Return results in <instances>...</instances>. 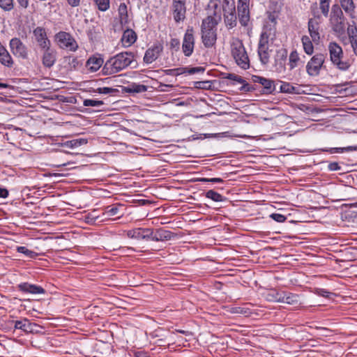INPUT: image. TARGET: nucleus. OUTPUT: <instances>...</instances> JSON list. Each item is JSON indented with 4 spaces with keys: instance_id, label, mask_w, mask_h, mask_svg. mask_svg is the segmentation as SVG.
<instances>
[{
    "instance_id": "nucleus-1",
    "label": "nucleus",
    "mask_w": 357,
    "mask_h": 357,
    "mask_svg": "<svg viewBox=\"0 0 357 357\" xmlns=\"http://www.w3.org/2000/svg\"><path fill=\"white\" fill-rule=\"evenodd\" d=\"M133 54L130 52L119 53L108 59L102 69V73L110 75L127 68L132 61Z\"/></svg>"
},
{
    "instance_id": "nucleus-2",
    "label": "nucleus",
    "mask_w": 357,
    "mask_h": 357,
    "mask_svg": "<svg viewBox=\"0 0 357 357\" xmlns=\"http://www.w3.org/2000/svg\"><path fill=\"white\" fill-rule=\"evenodd\" d=\"M231 52L236 64L246 70L250 67V61L244 45L238 38H233L231 43Z\"/></svg>"
},
{
    "instance_id": "nucleus-3",
    "label": "nucleus",
    "mask_w": 357,
    "mask_h": 357,
    "mask_svg": "<svg viewBox=\"0 0 357 357\" xmlns=\"http://www.w3.org/2000/svg\"><path fill=\"white\" fill-rule=\"evenodd\" d=\"M215 20L213 21L212 18H205L202 24V39L204 45L206 47H211L213 46L217 40V35L215 32Z\"/></svg>"
},
{
    "instance_id": "nucleus-4",
    "label": "nucleus",
    "mask_w": 357,
    "mask_h": 357,
    "mask_svg": "<svg viewBox=\"0 0 357 357\" xmlns=\"http://www.w3.org/2000/svg\"><path fill=\"white\" fill-rule=\"evenodd\" d=\"M328 48L330 54V59L332 63L340 70H347L351 66V63L349 61L342 60V48L335 42H331L328 44Z\"/></svg>"
},
{
    "instance_id": "nucleus-5",
    "label": "nucleus",
    "mask_w": 357,
    "mask_h": 357,
    "mask_svg": "<svg viewBox=\"0 0 357 357\" xmlns=\"http://www.w3.org/2000/svg\"><path fill=\"white\" fill-rule=\"evenodd\" d=\"M344 17L341 8L335 4L332 6L330 22L334 32L342 34L344 32Z\"/></svg>"
},
{
    "instance_id": "nucleus-6",
    "label": "nucleus",
    "mask_w": 357,
    "mask_h": 357,
    "mask_svg": "<svg viewBox=\"0 0 357 357\" xmlns=\"http://www.w3.org/2000/svg\"><path fill=\"white\" fill-rule=\"evenodd\" d=\"M222 10L225 25L229 29L236 26L237 17L236 15L235 3L234 0H223Z\"/></svg>"
},
{
    "instance_id": "nucleus-7",
    "label": "nucleus",
    "mask_w": 357,
    "mask_h": 357,
    "mask_svg": "<svg viewBox=\"0 0 357 357\" xmlns=\"http://www.w3.org/2000/svg\"><path fill=\"white\" fill-rule=\"evenodd\" d=\"M54 40L61 49L75 52L78 48L77 42L69 33L60 31L55 35Z\"/></svg>"
},
{
    "instance_id": "nucleus-8",
    "label": "nucleus",
    "mask_w": 357,
    "mask_h": 357,
    "mask_svg": "<svg viewBox=\"0 0 357 357\" xmlns=\"http://www.w3.org/2000/svg\"><path fill=\"white\" fill-rule=\"evenodd\" d=\"M9 47L11 53L17 58L26 60L29 57V49L20 38L15 37L10 39Z\"/></svg>"
},
{
    "instance_id": "nucleus-9",
    "label": "nucleus",
    "mask_w": 357,
    "mask_h": 357,
    "mask_svg": "<svg viewBox=\"0 0 357 357\" xmlns=\"http://www.w3.org/2000/svg\"><path fill=\"white\" fill-rule=\"evenodd\" d=\"M325 56L323 54L314 55L306 65V71L310 76H317L324 63Z\"/></svg>"
},
{
    "instance_id": "nucleus-10",
    "label": "nucleus",
    "mask_w": 357,
    "mask_h": 357,
    "mask_svg": "<svg viewBox=\"0 0 357 357\" xmlns=\"http://www.w3.org/2000/svg\"><path fill=\"white\" fill-rule=\"evenodd\" d=\"M250 0H238L237 10L239 22L243 26H247L250 21Z\"/></svg>"
},
{
    "instance_id": "nucleus-11",
    "label": "nucleus",
    "mask_w": 357,
    "mask_h": 357,
    "mask_svg": "<svg viewBox=\"0 0 357 357\" xmlns=\"http://www.w3.org/2000/svg\"><path fill=\"white\" fill-rule=\"evenodd\" d=\"M35 40L40 50L51 46V42L47 37L45 29L41 26H37L33 31Z\"/></svg>"
},
{
    "instance_id": "nucleus-12",
    "label": "nucleus",
    "mask_w": 357,
    "mask_h": 357,
    "mask_svg": "<svg viewBox=\"0 0 357 357\" xmlns=\"http://www.w3.org/2000/svg\"><path fill=\"white\" fill-rule=\"evenodd\" d=\"M172 13L176 22L183 21L185 18V0H172Z\"/></svg>"
},
{
    "instance_id": "nucleus-13",
    "label": "nucleus",
    "mask_w": 357,
    "mask_h": 357,
    "mask_svg": "<svg viewBox=\"0 0 357 357\" xmlns=\"http://www.w3.org/2000/svg\"><path fill=\"white\" fill-rule=\"evenodd\" d=\"M314 17L311 18L308 21V31L310 35V38L312 40L314 43H318L320 40V34H319V15H317L315 12H314Z\"/></svg>"
},
{
    "instance_id": "nucleus-14",
    "label": "nucleus",
    "mask_w": 357,
    "mask_h": 357,
    "mask_svg": "<svg viewBox=\"0 0 357 357\" xmlns=\"http://www.w3.org/2000/svg\"><path fill=\"white\" fill-rule=\"evenodd\" d=\"M42 52V63L46 68L52 67L56 61V51L54 48L47 47V48L41 50Z\"/></svg>"
},
{
    "instance_id": "nucleus-15",
    "label": "nucleus",
    "mask_w": 357,
    "mask_h": 357,
    "mask_svg": "<svg viewBox=\"0 0 357 357\" xmlns=\"http://www.w3.org/2000/svg\"><path fill=\"white\" fill-rule=\"evenodd\" d=\"M195 38L192 33V29H187L182 45L183 52L186 56H190L194 50Z\"/></svg>"
},
{
    "instance_id": "nucleus-16",
    "label": "nucleus",
    "mask_w": 357,
    "mask_h": 357,
    "mask_svg": "<svg viewBox=\"0 0 357 357\" xmlns=\"http://www.w3.org/2000/svg\"><path fill=\"white\" fill-rule=\"evenodd\" d=\"M207 17L212 18L213 21L215 20V23L221 20V8L218 0H211L207 8Z\"/></svg>"
},
{
    "instance_id": "nucleus-17",
    "label": "nucleus",
    "mask_w": 357,
    "mask_h": 357,
    "mask_svg": "<svg viewBox=\"0 0 357 357\" xmlns=\"http://www.w3.org/2000/svg\"><path fill=\"white\" fill-rule=\"evenodd\" d=\"M162 50L163 47L160 44L153 45L146 51L144 61L148 64L153 63L158 58Z\"/></svg>"
},
{
    "instance_id": "nucleus-18",
    "label": "nucleus",
    "mask_w": 357,
    "mask_h": 357,
    "mask_svg": "<svg viewBox=\"0 0 357 357\" xmlns=\"http://www.w3.org/2000/svg\"><path fill=\"white\" fill-rule=\"evenodd\" d=\"M287 57V50L280 48L276 51L275 56V66L276 71L281 73L285 70L284 61Z\"/></svg>"
},
{
    "instance_id": "nucleus-19",
    "label": "nucleus",
    "mask_w": 357,
    "mask_h": 357,
    "mask_svg": "<svg viewBox=\"0 0 357 357\" xmlns=\"http://www.w3.org/2000/svg\"><path fill=\"white\" fill-rule=\"evenodd\" d=\"M0 63L8 68H12L14 61L5 46L0 42Z\"/></svg>"
},
{
    "instance_id": "nucleus-20",
    "label": "nucleus",
    "mask_w": 357,
    "mask_h": 357,
    "mask_svg": "<svg viewBox=\"0 0 357 357\" xmlns=\"http://www.w3.org/2000/svg\"><path fill=\"white\" fill-rule=\"evenodd\" d=\"M103 64L100 55H93L87 60L86 66L91 72H96Z\"/></svg>"
},
{
    "instance_id": "nucleus-21",
    "label": "nucleus",
    "mask_w": 357,
    "mask_h": 357,
    "mask_svg": "<svg viewBox=\"0 0 357 357\" xmlns=\"http://www.w3.org/2000/svg\"><path fill=\"white\" fill-rule=\"evenodd\" d=\"M19 289L23 292L32 294H44L45 292V289L40 286L31 284L27 282L20 284L19 285Z\"/></svg>"
},
{
    "instance_id": "nucleus-22",
    "label": "nucleus",
    "mask_w": 357,
    "mask_h": 357,
    "mask_svg": "<svg viewBox=\"0 0 357 357\" xmlns=\"http://www.w3.org/2000/svg\"><path fill=\"white\" fill-rule=\"evenodd\" d=\"M253 82L259 83L263 86L266 93H271L274 90L273 82L258 75H254L252 77Z\"/></svg>"
},
{
    "instance_id": "nucleus-23",
    "label": "nucleus",
    "mask_w": 357,
    "mask_h": 357,
    "mask_svg": "<svg viewBox=\"0 0 357 357\" xmlns=\"http://www.w3.org/2000/svg\"><path fill=\"white\" fill-rule=\"evenodd\" d=\"M136 40L137 34L133 30L128 29L124 31L121 38V43L124 47H130Z\"/></svg>"
},
{
    "instance_id": "nucleus-24",
    "label": "nucleus",
    "mask_w": 357,
    "mask_h": 357,
    "mask_svg": "<svg viewBox=\"0 0 357 357\" xmlns=\"http://www.w3.org/2000/svg\"><path fill=\"white\" fill-rule=\"evenodd\" d=\"M15 328L20 329L25 333H32L36 326L35 324L31 323L28 319H24L15 321Z\"/></svg>"
},
{
    "instance_id": "nucleus-25",
    "label": "nucleus",
    "mask_w": 357,
    "mask_h": 357,
    "mask_svg": "<svg viewBox=\"0 0 357 357\" xmlns=\"http://www.w3.org/2000/svg\"><path fill=\"white\" fill-rule=\"evenodd\" d=\"M65 68L68 70H73L78 69L82 65V62L73 56L64 57Z\"/></svg>"
},
{
    "instance_id": "nucleus-26",
    "label": "nucleus",
    "mask_w": 357,
    "mask_h": 357,
    "mask_svg": "<svg viewBox=\"0 0 357 357\" xmlns=\"http://www.w3.org/2000/svg\"><path fill=\"white\" fill-rule=\"evenodd\" d=\"M341 7L351 17H354L355 4L353 0H338Z\"/></svg>"
},
{
    "instance_id": "nucleus-27",
    "label": "nucleus",
    "mask_w": 357,
    "mask_h": 357,
    "mask_svg": "<svg viewBox=\"0 0 357 357\" xmlns=\"http://www.w3.org/2000/svg\"><path fill=\"white\" fill-rule=\"evenodd\" d=\"M312 41V38L310 39L307 36H303L301 38L303 50L307 55H312L314 52V46Z\"/></svg>"
},
{
    "instance_id": "nucleus-28",
    "label": "nucleus",
    "mask_w": 357,
    "mask_h": 357,
    "mask_svg": "<svg viewBox=\"0 0 357 357\" xmlns=\"http://www.w3.org/2000/svg\"><path fill=\"white\" fill-rule=\"evenodd\" d=\"M349 39L354 54L357 56V29L356 28L348 29Z\"/></svg>"
},
{
    "instance_id": "nucleus-29",
    "label": "nucleus",
    "mask_w": 357,
    "mask_h": 357,
    "mask_svg": "<svg viewBox=\"0 0 357 357\" xmlns=\"http://www.w3.org/2000/svg\"><path fill=\"white\" fill-rule=\"evenodd\" d=\"M283 291L271 289L266 294V299L270 302L281 303Z\"/></svg>"
},
{
    "instance_id": "nucleus-30",
    "label": "nucleus",
    "mask_w": 357,
    "mask_h": 357,
    "mask_svg": "<svg viewBox=\"0 0 357 357\" xmlns=\"http://www.w3.org/2000/svg\"><path fill=\"white\" fill-rule=\"evenodd\" d=\"M300 62L301 61L298 52L296 50H293L289 56V69H294L299 65Z\"/></svg>"
},
{
    "instance_id": "nucleus-31",
    "label": "nucleus",
    "mask_w": 357,
    "mask_h": 357,
    "mask_svg": "<svg viewBox=\"0 0 357 357\" xmlns=\"http://www.w3.org/2000/svg\"><path fill=\"white\" fill-rule=\"evenodd\" d=\"M119 15L120 19V22L121 24H126L128 22V8L126 3H122L119 6Z\"/></svg>"
},
{
    "instance_id": "nucleus-32",
    "label": "nucleus",
    "mask_w": 357,
    "mask_h": 357,
    "mask_svg": "<svg viewBox=\"0 0 357 357\" xmlns=\"http://www.w3.org/2000/svg\"><path fill=\"white\" fill-rule=\"evenodd\" d=\"M172 233L166 230H159L153 237V241H167L171 239Z\"/></svg>"
},
{
    "instance_id": "nucleus-33",
    "label": "nucleus",
    "mask_w": 357,
    "mask_h": 357,
    "mask_svg": "<svg viewBox=\"0 0 357 357\" xmlns=\"http://www.w3.org/2000/svg\"><path fill=\"white\" fill-rule=\"evenodd\" d=\"M298 302V296L291 293L283 291L281 303L294 304Z\"/></svg>"
},
{
    "instance_id": "nucleus-34",
    "label": "nucleus",
    "mask_w": 357,
    "mask_h": 357,
    "mask_svg": "<svg viewBox=\"0 0 357 357\" xmlns=\"http://www.w3.org/2000/svg\"><path fill=\"white\" fill-rule=\"evenodd\" d=\"M258 54L261 62L266 65L269 61L270 55L268 53V47L258 48Z\"/></svg>"
},
{
    "instance_id": "nucleus-35",
    "label": "nucleus",
    "mask_w": 357,
    "mask_h": 357,
    "mask_svg": "<svg viewBox=\"0 0 357 357\" xmlns=\"http://www.w3.org/2000/svg\"><path fill=\"white\" fill-rule=\"evenodd\" d=\"M16 250L18 252L24 254L26 257L30 259H34L38 256V254L36 252L29 250L24 246H17Z\"/></svg>"
},
{
    "instance_id": "nucleus-36",
    "label": "nucleus",
    "mask_w": 357,
    "mask_h": 357,
    "mask_svg": "<svg viewBox=\"0 0 357 357\" xmlns=\"http://www.w3.org/2000/svg\"><path fill=\"white\" fill-rule=\"evenodd\" d=\"M103 215L107 217L119 215V218H120L123 215V213H120V208L118 206H108L106 208Z\"/></svg>"
},
{
    "instance_id": "nucleus-37",
    "label": "nucleus",
    "mask_w": 357,
    "mask_h": 357,
    "mask_svg": "<svg viewBox=\"0 0 357 357\" xmlns=\"http://www.w3.org/2000/svg\"><path fill=\"white\" fill-rule=\"evenodd\" d=\"M206 197L215 202H222L224 200L222 195L212 190L206 192Z\"/></svg>"
},
{
    "instance_id": "nucleus-38",
    "label": "nucleus",
    "mask_w": 357,
    "mask_h": 357,
    "mask_svg": "<svg viewBox=\"0 0 357 357\" xmlns=\"http://www.w3.org/2000/svg\"><path fill=\"white\" fill-rule=\"evenodd\" d=\"M0 8L4 11H10L14 8V0H0Z\"/></svg>"
},
{
    "instance_id": "nucleus-39",
    "label": "nucleus",
    "mask_w": 357,
    "mask_h": 357,
    "mask_svg": "<svg viewBox=\"0 0 357 357\" xmlns=\"http://www.w3.org/2000/svg\"><path fill=\"white\" fill-rule=\"evenodd\" d=\"M127 236L128 238H135L137 240H142L141 228H136L134 229L128 230L127 231Z\"/></svg>"
},
{
    "instance_id": "nucleus-40",
    "label": "nucleus",
    "mask_w": 357,
    "mask_h": 357,
    "mask_svg": "<svg viewBox=\"0 0 357 357\" xmlns=\"http://www.w3.org/2000/svg\"><path fill=\"white\" fill-rule=\"evenodd\" d=\"M99 216L96 215V211H93L84 216V220L86 222L91 225L96 224V222L98 220Z\"/></svg>"
},
{
    "instance_id": "nucleus-41",
    "label": "nucleus",
    "mask_w": 357,
    "mask_h": 357,
    "mask_svg": "<svg viewBox=\"0 0 357 357\" xmlns=\"http://www.w3.org/2000/svg\"><path fill=\"white\" fill-rule=\"evenodd\" d=\"M94 1L100 10L105 11L109 7V0H94Z\"/></svg>"
},
{
    "instance_id": "nucleus-42",
    "label": "nucleus",
    "mask_w": 357,
    "mask_h": 357,
    "mask_svg": "<svg viewBox=\"0 0 357 357\" xmlns=\"http://www.w3.org/2000/svg\"><path fill=\"white\" fill-rule=\"evenodd\" d=\"M83 105L86 107H100L103 105V102L102 100L86 99L84 100Z\"/></svg>"
},
{
    "instance_id": "nucleus-43",
    "label": "nucleus",
    "mask_w": 357,
    "mask_h": 357,
    "mask_svg": "<svg viewBox=\"0 0 357 357\" xmlns=\"http://www.w3.org/2000/svg\"><path fill=\"white\" fill-rule=\"evenodd\" d=\"M141 232L142 236V240H152L154 237L153 231L150 229H142L141 228Z\"/></svg>"
},
{
    "instance_id": "nucleus-44",
    "label": "nucleus",
    "mask_w": 357,
    "mask_h": 357,
    "mask_svg": "<svg viewBox=\"0 0 357 357\" xmlns=\"http://www.w3.org/2000/svg\"><path fill=\"white\" fill-rule=\"evenodd\" d=\"M330 2L319 1V9L325 17H328L329 13Z\"/></svg>"
},
{
    "instance_id": "nucleus-45",
    "label": "nucleus",
    "mask_w": 357,
    "mask_h": 357,
    "mask_svg": "<svg viewBox=\"0 0 357 357\" xmlns=\"http://www.w3.org/2000/svg\"><path fill=\"white\" fill-rule=\"evenodd\" d=\"M167 339L169 342L168 344H174L175 342L182 343L183 340H185L181 337L176 336L175 335V332L172 333L168 337H167Z\"/></svg>"
},
{
    "instance_id": "nucleus-46",
    "label": "nucleus",
    "mask_w": 357,
    "mask_h": 357,
    "mask_svg": "<svg viewBox=\"0 0 357 357\" xmlns=\"http://www.w3.org/2000/svg\"><path fill=\"white\" fill-rule=\"evenodd\" d=\"M357 150V147L355 146H347L344 148H332L330 150L331 153H342L343 151H352Z\"/></svg>"
},
{
    "instance_id": "nucleus-47",
    "label": "nucleus",
    "mask_w": 357,
    "mask_h": 357,
    "mask_svg": "<svg viewBox=\"0 0 357 357\" xmlns=\"http://www.w3.org/2000/svg\"><path fill=\"white\" fill-rule=\"evenodd\" d=\"M315 328L319 331L318 335L320 336L328 337L332 335V331L327 328L316 326Z\"/></svg>"
},
{
    "instance_id": "nucleus-48",
    "label": "nucleus",
    "mask_w": 357,
    "mask_h": 357,
    "mask_svg": "<svg viewBox=\"0 0 357 357\" xmlns=\"http://www.w3.org/2000/svg\"><path fill=\"white\" fill-rule=\"evenodd\" d=\"M262 47H265V48L268 47V36L264 33H261L260 39H259V45H258V48H262Z\"/></svg>"
},
{
    "instance_id": "nucleus-49",
    "label": "nucleus",
    "mask_w": 357,
    "mask_h": 357,
    "mask_svg": "<svg viewBox=\"0 0 357 357\" xmlns=\"http://www.w3.org/2000/svg\"><path fill=\"white\" fill-rule=\"evenodd\" d=\"M116 91V89L110 87H99L96 91L100 94H109L115 92Z\"/></svg>"
},
{
    "instance_id": "nucleus-50",
    "label": "nucleus",
    "mask_w": 357,
    "mask_h": 357,
    "mask_svg": "<svg viewBox=\"0 0 357 357\" xmlns=\"http://www.w3.org/2000/svg\"><path fill=\"white\" fill-rule=\"evenodd\" d=\"M204 71V68L202 67H193V68H187L186 67V73L189 75H193L195 73H203Z\"/></svg>"
},
{
    "instance_id": "nucleus-51",
    "label": "nucleus",
    "mask_w": 357,
    "mask_h": 357,
    "mask_svg": "<svg viewBox=\"0 0 357 357\" xmlns=\"http://www.w3.org/2000/svg\"><path fill=\"white\" fill-rule=\"evenodd\" d=\"M270 217L278 222H284L286 220V217L280 213H272Z\"/></svg>"
},
{
    "instance_id": "nucleus-52",
    "label": "nucleus",
    "mask_w": 357,
    "mask_h": 357,
    "mask_svg": "<svg viewBox=\"0 0 357 357\" xmlns=\"http://www.w3.org/2000/svg\"><path fill=\"white\" fill-rule=\"evenodd\" d=\"M294 89V87L289 83H283L280 86V90L283 93H291Z\"/></svg>"
},
{
    "instance_id": "nucleus-53",
    "label": "nucleus",
    "mask_w": 357,
    "mask_h": 357,
    "mask_svg": "<svg viewBox=\"0 0 357 357\" xmlns=\"http://www.w3.org/2000/svg\"><path fill=\"white\" fill-rule=\"evenodd\" d=\"M226 78L228 79H230V80L236 81L241 84L244 82V80L243 79V78L241 77H240L236 74H233V73L228 74L227 75Z\"/></svg>"
},
{
    "instance_id": "nucleus-54",
    "label": "nucleus",
    "mask_w": 357,
    "mask_h": 357,
    "mask_svg": "<svg viewBox=\"0 0 357 357\" xmlns=\"http://www.w3.org/2000/svg\"><path fill=\"white\" fill-rule=\"evenodd\" d=\"M202 182H212V183H222L223 180L220 178H202L200 179Z\"/></svg>"
},
{
    "instance_id": "nucleus-55",
    "label": "nucleus",
    "mask_w": 357,
    "mask_h": 357,
    "mask_svg": "<svg viewBox=\"0 0 357 357\" xmlns=\"http://www.w3.org/2000/svg\"><path fill=\"white\" fill-rule=\"evenodd\" d=\"M317 294L319 296L328 298L331 294V292L328 291L326 289H319L317 290Z\"/></svg>"
},
{
    "instance_id": "nucleus-56",
    "label": "nucleus",
    "mask_w": 357,
    "mask_h": 357,
    "mask_svg": "<svg viewBox=\"0 0 357 357\" xmlns=\"http://www.w3.org/2000/svg\"><path fill=\"white\" fill-rule=\"evenodd\" d=\"M195 86L198 89H207L210 86L209 82H197Z\"/></svg>"
},
{
    "instance_id": "nucleus-57",
    "label": "nucleus",
    "mask_w": 357,
    "mask_h": 357,
    "mask_svg": "<svg viewBox=\"0 0 357 357\" xmlns=\"http://www.w3.org/2000/svg\"><path fill=\"white\" fill-rule=\"evenodd\" d=\"M19 6L23 9H26L29 7V0H17Z\"/></svg>"
},
{
    "instance_id": "nucleus-58",
    "label": "nucleus",
    "mask_w": 357,
    "mask_h": 357,
    "mask_svg": "<svg viewBox=\"0 0 357 357\" xmlns=\"http://www.w3.org/2000/svg\"><path fill=\"white\" fill-rule=\"evenodd\" d=\"M328 169L331 171H337L340 169V167L338 163L337 162H331L328 165Z\"/></svg>"
},
{
    "instance_id": "nucleus-59",
    "label": "nucleus",
    "mask_w": 357,
    "mask_h": 357,
    "mask_svg": "<svg viewBox=\"0 0 357 357\" xmlns=\"http://www.w3.org/2000/svg\"><path fill=\"white\" fill-rule=\"evenodd\" d=\"M134 91L136 92H145L146 91V86L144 85H137Z\"/></svg>"
},
{
    "instance_id": "nucleus-60",
    "label": "nucleus",
    "mask_w": 357,
    "mask_h": 357,
    "mask_svg": "<svg viewBox=\"0 0 357 357\" xmlns=\"http://www.w3.org/2000/svg\"><path fill=\"white\" fill-rule=\"evenodd\" d=\"M68 145L71 148L79 146V144L78 141L76 139H73L70 142H68Z\"/></svg>"
},
{
    "instance_id": "nucleus-61",
    "label": "nucleus",
    "mask_w": 357,
    "mask_h": 357,
    "mask_svg": "<svg viewBox=\"0 0 357 357\" xmlns=\"http://www.w3.org/2000/svg\"><path fill=\"white\" fill-rule=\"evenodd\" d=\"M176 76L186 73V67L175 68Z\"/></svg>"
},
{
    "instance_id": "nucleus-62",
    "label": "nucleus",
    "mask_w": 357,
    "mask_h": 357,
    "mask_svg": "<svg viewBox=\"0 0 357 357\" xmlns=\"http://www.w3.org/2000/svg\"><path fill=\"white\" fill-rule=\"evenodd\" d=\"M8 195V192L4 188H0V198H6Z\"/></svg>"
},
{
    "instance_id": "nucleus-63",
    "label": "nucleus",
    "mask_w": 357,
    "mask_h": 357,
    "mask_svg": "<svg viewBox=\"0 0 357 357\" xmlns=\"http://www.w3.org/2000/svg\"><path fill=\"white\" fill-rule=\"evenodd\" d=\"M66 1L71 6H73V7L77 6L80 3V0H66Z\"/></svg>"
},
{
    "instance_id": "nucleus-64",
    "label": "nucleus",
    "mask_w": 357,
    "mask_h": 357,
    "mask_svg": "<svg viewBox=\"0 0 357 357\" xmlns=\"http://www.w3.org/2000/svg\"><path fill=\"white\" fill-rule=\"evenodd\" d=\"M177 333H181V334H183L185 335V336L188 337V336H191L192 335V333L188 331H183V330H176L175 331Z\"/></svg>"
}]
</instances>
